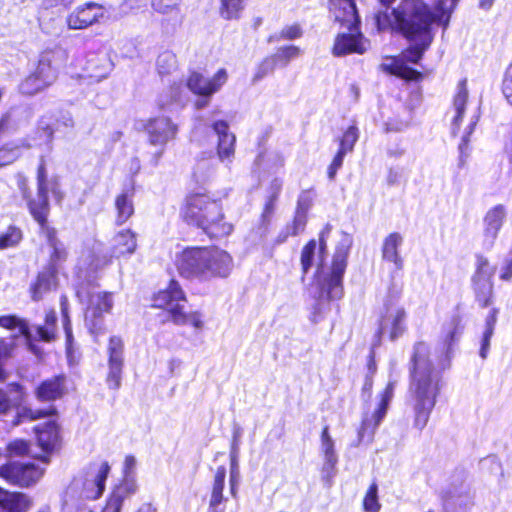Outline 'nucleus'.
I'll return each mask as SVG.
<instances>
[{"instance_id":"nucleus-1","label":"nucleus","mask_w":512,"mask_h":512,"mask_svg":"<svg viewBox=\"0 0 512 512\" xmlns=\"http://www.w3.org/2000/svg\"><path fill=\"white\" fill-rule=\"evenodd\" d=\"M457 1L436 0V11L431 13L421 0H402L391 13L379 11L374 19L379 31H399L415 43L401 58L404 63H417L432 42L431 24L438 21L446 26Z\"/></svg>"},{"instance_id":"nucleus-2","label":"nucleus","mask_w":512,"mask_h":512,"mask_svg":"<svg viewBox=\"0 0 512 512\" xmlns=\"http://www.w3.org/2000/svg\"><path fill=\"white\" fill-rule=\"evenodd\" d=\"M411 361L410 393L415 413L414 425L421 430L426 426L436 404L440 379L433 369L429 359V347L425 342L414 345Z\"/></svg>"},{"instance_id":"nucleus-3","label":"nucleus","mask_w":512,"mask_h":512,"mask_svg":"<svg viewBox=\"0 0 512 512\" xmlns=\"http://www.w3.org/2000/svg\"><path fill=\"white\" fill-rule=\"evenodd\" d=\"M331 227L327 225L319 234V241L310 240L301 252V267L304 274L316 268L315 282L327 298L339 299L343 295L342 278L347 266V251H336L332 265H323L326 256V241Z\"/></svg>"},{"instance_id":"nucleus-4","label":"nucleus","mask_w":512,"mask_h":512,"mask_svg":"<svg viewBox=\"0 0 512 512\" xmlns=\"http://www.w3.org/2000/svg\"><path fill=\"white\" fill-rule=\"evenodd\" d=\"M181 276L199 282H211L229 277L234 268L232 256L218 247H190L176 259Z\"/></svg>"},{"instance_id":"nucleus-5","label":"nucleus","mask_w":512,"mask_h":512,"mask_svg":"<svg viewBox=\"0 0 512 512\" xmlns=\"http://www.w3.org/2000/svg\"><path fill=\"white\" fill-rule=\"evenodd\" d=\"M181 216L188 224L201 228L211 237L227 236L233 229L224 221L220 204L206 194L188 195L181 208Z\"/></svg>"},{"instance_id":"nucleus-6","label":"nucleus","mask_w":512,"mask_h":512,"mask_svg":"<svg viewBox=\"0 0 512 512\" xmlns=\"http://www.w3.org/2000/svg\"><path fill=\"white\" fill-rule=\"evenodd\" d=\"M110 469V465L107 461H94L73 481L72 488L79 493L80 497L88 500H96L105 490V482L110 473Z\"/></svg>"},{"instance_id":"nucleus-7","label":"nucleus","mask_w":512,"mask_h":512,"mask_svg":"<svg viewBox=\"0 0 512 512\" xmlns=\"http://www.w3.org/2000/svg\"><path fill=\"white\" fill-rule=\"evenodd\" d=\"M407 311L398 297H390L384 304L379 322V333L388 335L391 340L402 336L406 331Z\"/></svg>"},{"instance_id":"nucleus-8","label":"nucleus","mask_w":512,"mask_h":512,"mask_svg":"<svg viewBox=\"0 0 512 512\" xmlns=\"http://www.w3.org/2000/svg\"><path fill=\"white\" fill-rule=\"evenodd\" d=\"M496 267L491 265L484 257H478L476 270L472 277V287L476 301L481 307H488L493 303L494 285L493 277Z\"/></svg>"},{"instance_id":"nucleus-9","label":"nucleus","mask_w":512,"mask_h":512,"mask_svg":"<svg viewBox=\"0 0 512 512\" xmlns=\"http://www.w3.org/2000/svg\"><path fill=\"white\" fill-rule=\"evenodd\" d=\"M43 475V469L33 463L13 462L0 467V477L8 483L29 486Z\"/></svg>"},{"instance_id":"nucleus-10","label":"nucleus","mask_w":512,"mask_h":512,"mask_svg":"<svg viewBox=\"0 0 512 512\" xmlns=\"http://www.w3.org/2000/svg\"><path fill=\"white\" fill-rule=\"evenodd\" d=\"M144 129L149 143L162 148L174 140L178 132L177 125L170 118L163 116L149 119Z\"/></svg>"},{"instance_id":"nucleus-11","label":"nucleus","mask_w":512,"mask_h":512,"mask_svg":"<svg viewBox=\"0 0 512 512\" xmlns=\"http://www.w3.org/2000/svg\"><path fill=\"white\" fill-rule=\"evenodd\" d=\"M348 33H339L334 41L332 52L335 56H343L351 53L363 54L370 42L359 31L358 25L348 29Z\"/></svg>"},{"instance_id":"nucleus-12","label":"nucleus","mask_w":512,"mask_h":512,"mask_svg":"<svg viewBox=\"0 0 512 512\" xmlns=\"http://www.w3.org/2000/svg\"><path fill=\"white\" fill-rule=\"evenodd\" d=\"M113 294L104 291L92 292L86 310L85 320L92 333L100 329L101 317L113 307Z\"/></svg>"},{"instance_id":"nucleus-13","label":"nucleus","mask_w":512,"mask_h":512,"mask_svg":"<svg viewBox=\"0 0 512 512\" xmlns=\"http://www.w3.org/2000/svg\"><path fill=\"white\" fill-rule=\"evenodd\" d=\"M104 8L102 5L89 2L75 8L66 18L69 29H86L104 18Z\"/></svg>"},{"instance_id":"nucleus-14","label":"nucleus","mask_w":512,"mask_h":512,"mask_svg":"<svg viewBox=\"0 0 512 512\" xmlns=\"http://www.w3.org/2000/svg\"><path fill=\"white\" fill-rule=\"evenodd\" d=\"M395 382L390 381L384 391L380 394V400L377 406L372 411L371 415L366 414L363 418L362 425L359 431V436L363 438L365 434L372 436L379 426L381 421L384 419L387 407L391 401L394 393Z\"/></svg>"},{"instance_id":"nucleus-15","label":"nucleus","mask_w":512,"mask_h":512,"mask_svg":"<svg viewBox=\"0 0 512 512\" xmlns=\"http://www.w3.org/2000/svg\"><path fill=\"white\" fill-rule=\"evenodd\" d=\"M227 79L228 74L225 69H219L211 78L193 72L187 80V86L194 94L208 97L217 92Z\"/></svg>"},{"instance_id":"nucleus-16","label":"nucleus","mask_w":512,"mask_h":512,"mask_svg":"<svg viewBox=\"0 0 512 512\" xmlns=\"http://www.w3.org/2000/svg\"><path fill=\"white\" fill-rule=\"evenodd\" d=\"M185 294L178 282L171 280L168 287L159 291L154 297V306L169 312L172 319L183 309Z\"/></svg>"},{"instance_id":"nucleus-17","label":"nucleus","mask_w":512,"mask_h":512,"mask_svg":"<svg viewBox=\"0 0 512 512\" xmlns=\"http://www.w3.org/2000/svg\"><path fill=\"white\" fill-rule=\"evenodd\" d=\"M38 196L36 201H29L28 206L34 219L42 226L46 224L49 210L48 203V183L44 165L41 164L38 169Z\"/></svg>"},{"instance_id":"nucleus-18","label":"nucleus","mask_w":512,"mask_h":512,"mask_svg":"<svg viewBox=\"0 0 512 512\" xmlns=\"http://www.w3.org/2000/svg\"><path fill=\"white\" fill-rule=\"evenodd\" d=\"M330 13L335 22L347 29L360 23L354 0H330Z\"/></svg>"},{"instance_id":"nucleus-19","label":"nucleus","mask_w":512,"mask_h":512,"mask_svg":"<svg viewBox=\"0 0 512 512\" xmlns=\"http://www.w3.org/2000/svg\"><path fill=\"white\" fill-rule=\"evenodd\" d=\"M213 129L218 135L217 154L221 162L231 163L235 152V136L228 132V124L224 121H217Z\"/></svg>"},{"instance_id":"nucleus-20","label":"nucleus","mask_w":512,"mask_h":512,"mask_svg":"<svg viewBox=\"0 0 512 512\" xmlns=\"http://www.w3.org/2000/svg\"><path fill=\"white\" fill-rule=\"evenodd\" d=\"M57 270L53 265H49L39 273L36 281L31 285L30 291L32 299L41 300L45 294L57 287Z\"/></svg>"},{"instance_id":"nucleus-21","label":"nucleus","mask_w":512,"mask_h":512,"mask_svg":"<svg viewBox=\"0 0 512 512\" xmlns=\"http://www.w3.org/2000/svg\"><path fill=\"white\" fill-rule=\"evenodd\" d=\"M506 208L498 204L490 208L484 217V237L491 244L496 239L506 218Z\"/></svg>"},{"instance_id":"nucleus-22","label":"nucleus","mask_w":512,"mask_h":512,"mask_svg":"<svg viewBox=\"0 0 512 512\" xmlns=\"http://www.w3.org/2000/svg\"><path fill=\"white\" fill-rule=\"evenodd\" d=\"M39 446L46 452L56 448L59 443V428L55 420H49L35 427Z\"/></svg>"},{"instance_id":"nucleus-23","label":"nucleus","mask_w":512,"mask_h":512,"mask_svg":"<svg viewBox=\"0 0 512 512\" xmlns=\"http://www.w3.org/2000/svg\"><path fill=\"white\" fill-rule=\"evenodd\" d=\"M66 393L65 377L56 376L43 381L36 389L35 395L40 401H53Z\"/></svg>"},{"instance_id":"nucleus-24","label":"nucleus","mask_w":512,"mask_h":512,"mask_svg":"<svg viewBox=\"0 0 512 512\" xmlns=\"http://www.w3.org/2000/svg\"><path fill=\"white\" fill-rule=\"evenodd\" d=\"M55 53L45 51L40 55L35 75L45 87L51 85L57 78V70L54 65Z\"/></svg>"},{"instance_id":"nucleus-25","label":"nucleus","mask_w":512,"mask_h":512,"mask_svg":"<svg viewBox=\"0 0 512 512\" xmlns=\"http://www.w3.org/2000/svg\"><path fill=\"white\" fill-rule=\"evenodd\" d=\"M24 398L25 392L19 384H9L7 391L0 389V414H6L11 409L20 406Z\"/></svg>"},{"instance_id":"nucleus-26","label":"nucleus","mask_w":512,"mask_h":512,"mask_svg":"<svg viewBox=\"0 0 512 512\" xmlns=\"http://www.w3.org/2000/svg\"><path fill=\"white\" fill-rule=\"evenodd\" d=\"M136 248V234L130 229L118 232L113 238L112 252L116 257L133 254Z\"/></svg>"},{"instance_id":"nucleus-27","label":"nucleus","mask_w":512,"mask_h":512,"mask_svg":"<svg viewBox=\"0 0 512 512\" xmlns=\"http://www.w3.org/2000/svg\"><path fill=\"white\" fill-rule=\"evenodd\" d=\"M30 499L21 493L2 492L0 489V512H26Z\"/></svg>"},{"instance_id":"nucleus-28","label":"nucleus","mask_w":512,"mask_h":512,"mask_svg":"<svg viewBox=\"0 0 512 512\" xmlns=\"http://www.w3.org/2000/svg\"><path fill=\"white\" fill-rule=\"evenodd\" d=\"M403 238L399 233H391L383 243L382 256L385 260L392 262L397 269H402L403 260L399 255L398 248L402 244Z\"/></svg>"},{"instance_id":"nucleus-29","label":"nucleus","mask_w":512,"mask_h":512,"mask_svg":"<svg viewBox=\"0 0 512 512\" xmlns=\"http://www.w3.org/2000/svg\"><path fill=\"white\" fill-rule=\"evenodd\" d=\"M468 100V90L466 87V80H462L457 87V92L453 99L454 116L452 118V131L455 134L460 127L462 117L464 114L465 106Z\"/></svg>"},{"instance_id":"nucleus-30","label":"nucleus","mask_w":512,"mask_h":512,"mask_svg":"<svg viewBox=\"0 0 512 512\" xmlns=\"http://www.w3.org/2000/svg\"><path fill=\"white\" fill-rule=\"evenodd\" d=\"M321 448L324 454L325 463L323 470L328 474H332L337 463V455L334 450V441L328 432V427H325L321 435Z\"/></svg>"},{"instance_id":"nucleus-31","label":"nucleus","mask_w":512,"mask_h":512,"mask_svg":"<svg viewBox=\"0 0 512 512\" xmlns=\"http://www.w3.org/2000/svg\"><path fill=\"white\" fill-rule=\"evenodd\" d=\"M499 314L498 308H491L485 318V327L481 340L480 356L485 359L489 352L490 340L494 334L495 326Z\"/></svg>"},{"instance_id":"nucleus-32","label":"nucleus","mask_w":512,"mask_h":512,"mask_svg":"<svg viewBox=\"0 0 512 512\" xmlns=\"http://www.w3.org/2000/svg\"><path fill=\"white\" fill-rule=\"evenodd\" d=\"M381 68L393 75L407 79H416L418 72L408 68L401 57H389L381 64Z\"/></svg>"},{"instance_id":"nucleus-33","label":"nucleus","mask_w":512,"mask_h":512,"mask_svg":"<svg viewBox=\"0 0 512 512\" xmlns=\"http://www.w3.org/2000/svg\"><path fill=\"white\" fill-rule=\"evenodd\" d=\"M133 194L124 192L115 199V207L117 211V223H125L134 213Z\"/></svg>"},{"instance_id":"nucleus-34","label":"nucleus","mask_w":512,"mask_h":512,"mask_svg":"<svg viewBox=\"0 0 512 512\" xmlns=\"http://www.w3.org/2000/svg\"><path fill=\"white\" fill-rule=\"evenodd\" d=\"M172 320L176 324L190 325L198 331L202 330L205 325L203 315L198 311L185 313L183 309H181Z\"/></svg>"},{"instance_id":"nucleus-35","label":"nucleus","mask_w":512,"mask_h":512,"mask_svg":"<svg viewBox=\"0 0 512 512\" xmlns=\"http://www.w3.org/2000/svg\"><path fill=\"white\" fill-rule=\"evenodd\" d=\"M0 326L5 329L16 331L17 334L23 335L27 339L29 338V330L27 324L25 323V321L21 320L16 316H1Z\"/></svg>"},{"instance_id":"nucleus-36","label":"nucleus","mask_w":512,"mask_h":512,"mask_svg":"<svg viewBox=\"0 0 512 512\" xmlns=\"http://www.w3.org/2000/svg\"><path fill=\"white\" fill-rule=\"evenodd\" d=\"M56 319L54 311L46 314L45 324L37 327V334L41 340L49 342L54 339Z\"/></svg>"},{"instance_id":"nucleus-37","label":"nucleus","mask_w":512,"mask_h":512,"mask_svg":"<svg viewBox=\"0 0 512 512\" xmlns=\"http://www.w3.org/2000/svg\"><path fill=\"white\" fill-rule=\"evenodd\" d=\"M22 240V232L16 227H9L5 232L0 234V249H8L15 247Z\"/></svg>"},{"instance_id":"nucleus-38","label":"nucleus","mask_w":512,"mask_h":512,"mask_svg":"<svg viewBox=\"0 0 512 512\" xmlns=\"http://www.w3.org/2000/svg\"><path fill=\"white\" fill-rule=\"evenodd\" d=\"M363 508L365 512H379L381 504L378 501V486L373 482L363 499Z\"/></svg>"},{"instance_id":"nucleus-39","label":"nucleus","mask_w":512,"mask_h":512,"mask_svg":"<svg viewBox=\"0 0 512 512\" xmlns=\"http://www.w3.org/2000/svg\"><path fill=\"white\" fill-rule=\"evenodd\" d=\"M123 362H108L107 385L111 389H118L121 384Z\"/></svg>"},{"instance_id":"nucleus-40","label":"nucleus","mask_w":512,"mask_h":512,"mask_svg":"<svg viewBox=\"0 0 512 512\" xmlns=\"http://www.w3.org/2000/svg\"><path fill=\"white\" fill-rule=\"evenodd\" d=\"M243 9V0H221L220 13L225 19L237 18Z\"/></svg>"},{"instance_id":"nucleus-41","label":"nucleus","mask_w":512,"mask_h":512,"mask_svg":"<svg viewBox=\"0 0 512 512\" xmlns=\"http://www.w3.org/2000/svg\"><path fill=\"white\" fill-rule=\"evenodd\" d=\"M123 341L117 336L109 339L107 346L108 362H123Z\"/></svg>"},{"instance_id":"nucleus-42","label":"nucleus","mask_w":512,"mask_h":512,"mask_svg":"<svg viewBox=\"0 0 512 512\" xmlns=\"http://www.w3.org/2000/svg\"><path fill=\"white\" fill-rule=\"evenodd\" d=\"M306 223H307V214L296 211L292 224L286 228L285 235L278 242L282 243L287 239V237L289 235H297V234L303 232L304 228L306 226Z\"/></svg>"},{"instance_id":"nucleus-43","label":"nucleus","mask_w":512,"mask_h":512,"mask_svg":"<svg viewBox=\"0 0 512 512\" xmlns=\"http://www.w3.org/2000/svg\"><path fill=\"white\" fill-rule=\"evenodd\" d=\"M181 0H152V7L155 11L164 15L179 14Z\"/></svg>"},{"instance_id":"nucleus-44","label":"nucleus","mask_w":512,"mask_h":512,"mask_svg":"<svg viewBox=\"0 0 512 512\" xmlns=\"http://www.w3.org/2000/svg\"><path fill=\"white\" fill-rule=\"evenodd\" d=\"M358 129L355 126H350L343 134L340 140L339 151L347 154L353 150L355 143L358 140Z\"/></svg>"},{"instance_id":"nucleus-45","label":"nucleus","mask_w":512,"mask_h":512,"mask_svg":"<svg viewBox=\"0 0 512 512\" xmlns=\"http://www.w3.org/2000/svg\"><path fill=\"white\" fill-rule=\"evenodd\" d=\"M54 413H55V409L53 407H49L44 410H41V409L33 410L31 408H22L18 412L17 416L20 420L33 421V420H37V419H40L45 416L53 415Z\"/></svg>"},{"instance_id":"nucleus-46","label":"nucleus","mask_w":512,"mask_h":512,"mask_svg":"<svg viewBox=\"0 0 512 512\" xmlns=\"http://www.w3.org/2000/svg\"><path fill=\"white\" fill-rule=\"evenodd\" d=\"M277 65L276 58L274 56L268 57L264 59L256 69V72L253 77V81H259L263 79L265 76L272 73Z\"/></svg>"},{"instance_id":"nucleus-47","label":"nucleus","mask_w":512,"mask_h":512,"mask_svg":"<svg viewBox=\"0 0 512 512\" xmlns=\"http://www.w3.org/2000/svg\"><path fill=\"white\" fill-rule=\"evenodd\" d=\"M61 310H62L63 316L65 318L64 330H65L66 342H67V356H68L69 360H71V357H72V348H71L72 331H71L70 323L68 320V314H67L68 313L67 298L64 296L61 298Z\"/></svg>"},{"instance_id":"nucleus-48","label":"nucleus","mask_w":512,"mask_h":512,"mask_svg":"<svg viewBox=\"0 0 512 512\" xmlns=\"http://www.w3.org/2000/svg\"><path fill=\"white\" fill-rule=\"evenodd\" d=\"M44 88H45L44 84L41 83V81H39V79L37 78V76L35 74H32L29 77H27L21 83V86H20L22 93L28 94V95H33V94L41 91Z\"/></svg>"},{"instance_id":"nucleus-49","label":"nucleus","mask_w":512,"mask_h":512,"mask_svg":"<svg viewBox=\"0 0 512 512\" xmlns=\"http://www.w3.org/2000/svg\"><path fill=\"white\" fill-rule=\"evenodd\" d=\"M300 54V48L292 45L280 48L274 57L276 58L277 62L283 61L284 64H287L290 60L298 58Z\"/></svg>"},{"instance_id":"nucleus-50","label":"nucleus","mask_w":512,"mask_h":512,"mask_svg":"<svg viewBox=\"0 0 512 512\" xmlns=\"http://www.w3.org/2000/svg\"><path fill=\"white\" fill-rule=\"evenodd\" d=\"M175 65V56L170 52L160 54L157 59V67L160 73H168Z\"/></svg>"},{"instance_id":"nucleus-51","label":"nucleus","mask_w":512,"mask_h":512,"mask_svg":"<svg viewBox=\"0 0 512 512\" xmlns=\"http://www.w3.org/2000/svg\"><path fill=\"white\" fill-rule=\"evenodd\" d=\"M136 466L137 461L135 457L132 455L126 456L123 463L122 479L136 480Z\"/></svg>"},{"instance_id":"nucleus-52","label":"nucleus","mask_w":512,"mask_h":512,"mask_svg":"<svg viewBox=\"0 0 512 512\" xmlns=\"http://www.w3.org/2000/svg\"><path fill=\"white\" fill-rule=\"evenodd\" d=\"M29 445L22 439H16L7 446L9 456H23L28 453Z\"/></svg>"},{"instance_id":"nucleus-53","label":"nucleus","mask_w":512,"mask_h":512,"mask_svg":"<svg viewBox=\"0 0 512 512\" xmlns=\"http://www.w3.org/2000/svg\"><path fill=\"white\" fill-rule=\"evenodd\" d=\"M20 155L17 147L0 149V167L13 163Z\"/></svg>"},{"instance_id":"nucleus-54","label":"nucleus","mask_w":512,"mask_h":512,"mask_svg":"<svg viewBox=\"0 0 512 512\" xmlns=\"http://www.w3.org/2000/svg\"><path fill=\"white\" fill-rule=\"evenodd\" d=\"M502 91L507 101L512 105V63L506 68L504 73Z\"/></svg>"},{"instance_id":"nucleus-55","label":"nucleus","mask_w":512,"mask_h":512,"mask_svg":"<svg viewBox=\"0 0 512 512\" xmlns=\"http://www.w3.org/2000/svg\"><path fill=\"white\" fill-rule=\"evenodd\" d=\"M50 245L53 248V252L51 254V262L54 267L55 264L65 260L66 251L61 243H59L56 239L50 238Z\"/></svg>"},{"instance_id":"nucleus-56","label":"nucleus","mask_w":512,"mask_h":512,"mask_svg":"<svg viewBox=\"0 0 512 512\" xmlns=\"http://www.w3.org/2000/svg\"><path fill=\"white\" fill-rule=\"evenodd\" d=\"M313 204V193L311 191H303L297 202V212L307 214Z\"/></svg>"},{"instance_id":"nucleus-57","label":"nucleus","mask_w":512,"mask_h":512,"mask_svg":"<svg viewBox=\"0 0 512 512\" xmlns=\"http://www.w3.org/2000/svg\"><path fill=\"white\" fill-rule=\"evenodd\" d=\"M12 351V344L5 340L0 339V380L7 378V373L2 368L3 361L10 357Z\"/></svg>"},{"instance_id":"nucleus-58","label":"nucleus","mask_w":512,"mask_h":512,"mask_svg":"<svg viewBox=\"0 0 512 512\" xmlns=\"http://www.w3.org/2000/svg\"><path fill=\"white\" fill-rule=\"evenodd\" d=\"M459 320L453 319L452 322L448 325L443 335L444 344L449 348L453 343L455 336L459 333Z\"/></svg>"},{"instance_id":"nucleus-59","label":"nucleus","mask_w":512,"mask_h":512,"mask_svg":"<svg viewBox=\"0 0 512 512\" xmlns=\"http://www.w3.org/2000/svg\"><path fill=\"white\" fill-rule=\"evenodd\" d=\"M282 184H283L282 180L278 179V178H275L271 182V184H270L271 195H270L269 202L266 204V210H271L273 208V204H274L275 200L278 197V194L280 193V191L282 189Z\"/></svg>"},{"instance_id":"nucleus-60","label":"nucleus","mask_w":512,"mask_h":512,"mask_svg":"<svg viewBox=\"0 0 512 512\" xmlns=\"http://www.w3.org/2000/svg\"><path fill=\"white\" fill-rule=\"evenodd\" d=\"M301 36V29L298 25H291L283 28L279 34L281 39H295Z\"/></svg>"},{"instance_id":"nucleus-61","label":"nucleus","mask_w":512,"mask_h":512,"mask_svg":"<svg viewBox=\"0 0 512 512\" xmlns=\"http://www.w3.org/2000/svg\"><path fill=\"white\" fill-rule=\"evenodd\" d=\"M345 155V153H342L340 151H338L337 154L335 155L328 171V175L330 178H333L337 170L342 166Z\"/></svg>"},{"instance_id":"nucleus-62","label":"nucleus","mask_w":512,"mask_h":512,"mask_svg":"<svg viewBox=\"0 0 512 512\" xmlns=\"http://www.w3.org/2000/svg\"><path fill=\"white\" fill-rule=\"evenodd\" d=\"M478 118H479L478 115H474L472 117L470 125L468 126V129H467L466 135L463 137L462 143L459 146V149L461 150V152L463 151L464 146H466V144L468 142V137L473 132V129L478 121Z\"/></svg>"},{"instance_id":"nucleus-63","label":"nucleus","mask_w":512,"mask_h":512,"mask_svg":"<svg viewBox=\"0 0 512 512\" xmlns=\"http://www.w3.org/2000/svg\"><path fill=\"white\" fill-rule=\"evenodd\" d=\"M500 278L504 281H509L512 278V260L508 261L502 268Z\"/></svg>"},{"instance_id":"nucleus-64","label":"nucleus","mask_w":512,"mask_h":512,"mask_svg":"<svg viewBox=\"0 0 512 512\" xmlns=\"http://www.w3.org/2000/svg\"><path fill=\"white\" fill-rule=\"evenodd\" d=\"M399 177H400V175H399L398 170L391 168L388 171L387 182L390 185H394V184H396L398 182Z\"/></svg>"}]
</instances>
